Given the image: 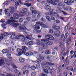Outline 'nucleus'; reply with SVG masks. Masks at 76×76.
Instances as JSON below:
<instances>
[{
  "mask_svg": "<svg viewBox=\"0 0 76 76\" xmlns=\"http://www.w3.org/2000/svg\"><path fill=\"white\" fill-rule=\"evenodd\" d=\"M46 18L48 22H51V18H50V17L48 16H47L46 17Z\"/></svg>",
  "mask_w": 76,
  "mask_h": 76,
  "instance_id": "obj_30",
  "label": "nucleus"
},
{
  "mask_svg": "<svg viewBox=\"0 0 76 76\" xmlns=\"http://www.w3.org/2000/svg\"><path fill=\"white\" fill-rule=\"evenodd\" d=\"M54 34L57 37H59V36H60L61 33L60 31L58 30L55 31Z\"/></svg>",
  "mask_w": 76,
  "mask_h": 76,
  "instance_id": "obj_6",
  "label": "nucleus"
},
{
  "mask_svg": "<svg viewBox=\"0 0 76 76\" xmlns=\"http://www.w3.org/2000/svg\"><path fill=\"white\" fill-rule=\"evenodd\" d=\"M43 70L44 72H45V73L47 74H48V70L45 69H43Z\"/></svg>",
  "mask_w": 76,
  "mask_h": 76,
  "instance_id": "obj_39",
  "label": "nucleus"
},
{
  "mask_svg": "<svg viewBox=\"0 0 76 76\" xmlns=\"http://www.w3.org/2000/svg\"><path fill=\"white\" fill-rule=\"evenodd\" d=\"M61 66H59V67L58 68V72H60V70H61Z\"/></svg>",
  "mask_w": 76,
  "mask_h": 76,
  "instance_id": "obj_52",
  "label": "nucleus"
},
{
  "mask_svg": "<svg viewBox=\"0 0 76 76\" xmlns=\"http://www.w3.org/2000/svg\"><path fill=\"white\" fill-rule=\"evenodd\" d=\"M27 9L26 8H24L22 9V11H20L19 12V16L20 17H22L24 16V15L26 13V12H27Z\"/></svg>",
  "mask_w": 76,
  "mask_h": 76,
  "instance_id": "obj_2",
  "label": "nucleus"
},
{
  "mask_svg": "<svg viewBox=\"0 0 76 76\" xmlns=\"http://www.w3.org/2000/svg\"><path fill=\"white\" fill-rule=\"evenodd\" d=\"M39 60H44V57L43 56H42L41 55H39Z\"/></svg>",
  "mask_w": 76,
  "mask_h": 76,
  "instance_id": "obj_27",
  "label": "nucleus"
},
{
  "mask_svg": "<svg viewBox=\"0 0 76 76\" xmlns=\"http://www.w3.org/2000/svg\"><path fill=\"white\" fill-rule=\"evenodd\" d=\"M21 41L23 42H25L26 41V39L25 38H23L22 39Z\"/></svg>",
  "mask_w": 76,
  "mask_h": 76,
  "instance_id": "obj_56",
  "label": "nucleus"
},
{
  "mask_svg": "<svg viewBox=\"0 0 76 76\" xmlns=\"http://www.w3.org/2000/svg\"><path fill=\"white\" fill-rule=\"evenodd\" d=\"M69 0H65L64 1V3L67 4V5H69Z\"/></svg>",
  "mask_w": 76,
  "mask_h": 76,
  "instance_id": "obj_35",
  "label": "nucleus"
},
{
  "mask_svg": "<svg viewBox=\"0 0 76 76\" xmlns=\"http://www.w3.org/2000/svg\"><path fill=\"white\" fill-rule=\"evenodd\" d=\"M5 64L4 60L3 59L0 60V66H1L3 65H4Z\"/></svg>",
  "mask_w": 76,
  "mask_h": 76,
  "instance_id": "obj_13",
  "label": "nucleus"
},
{
  "mask_svg": "<svg viewBox=\"0 0 76 76\" xmlns=\"http://www.w3.org/2000/svg\"><path fill=\"white\" fill-rule=\"evenodd\" d=\"M7 52H9V50L8 49H3L2 51L3 54L7 53Z\"/></svg>",
  "mask_w": 76,
  "mask_h": 76,
  "instance_id": "obj_17",
  "label": "nucleus"
},
{
  "mask_svg": "<svg viewBox=\"0 0 76 76\" xmlns=\"http://www.w3.org/2000/svg\"><path fill=\"white\" fill-rule=\"evenodd\" d=\"M46 42H47L48 44V45H51L53 44V42H50L49 41H47L46 40Z\"/></svg>",
  "mask_w": 76,
  "mask_h": 76,
  "instance_id": "obj_33",
  "label": "nucleus"
},
{
  "mask_svg": "<svg viewBox=\"0 0 76 76\" xmlns=\"http://www.w3.org/2000/svg\"><path fill=\"white\" fill-rule=\"evenodd\" d=\"M32 22H35V21H36V15H33L32 16Z\"/></svg>",
  "mask_w": 76,
  "mask_h": 76,
  "instance_id": "obj_20",
  "label": "nucleus"
},
{
  "mask_svg": "<svg viewBox=\"0 0 76 76\" xmlns=\"http://www.w3.org/2000/svg\"><path fill=\"white\" fill-rule=\"evenodd\" d=\"M13 16L16 19H19V16H18V14L17 13L14 14Z\"/></svg>",
  "mask_w": 76,
  "mask_h": 76,
  "instance_id": "obj_16",
  "label": "nucleus"
},
{
  "mask_svg": "<svg viewBox=\"0 0 76 76\" xmlns=\"http://www.w3.org/2000/svg\"><path fill=\"white\" fill-rule=\"evenodd\" d=\"M37 42L38 43V45H39L40 43L42 42H47V41L44 39H37Z\"/></svg>",
  "mask_w": 76,
  "mask_h": 76,
  "instance_id": "obj_8",
  "label": "nucleus"
},
{
  "mask_svg": "<svg viewBox=\"0 0 76 76\" xmlns=\"http://www.w3.org/2000/svg\"><path fill=\"white\" fill-rule=\"evenodd\" d=\"M45 5L46 6V7H47L48 6H50V3H45Z\"/></svg>",
  "mask_w": 76,
  "mask_h": 76,
  "instance_id": "obj_51",
  "label": "nucleus"
},
{
  "mask_svg": "<svg viewBox=\"0 0 76 76\" xmlns=\"http://www.w3.org/2000/svg\"><path fill=\"white\" fill-rule=\"evenodd\" d=\"M54 15L56 18H58L60 17V16H59V15H58V14H57V13H56V12H54Z\"/></svg>",
  "mask_w": 76,
  "mask_h": 76,
  "instance_id": "obj_29",
  "label": "nucleus"
},
{
  "mask_svg": "<svg viewBox=\"0 0 76 76\" xmlns=\"http://www.w3.org/2000/svg\"><path fill=\"white\" fill-rule=\"evenodd\" d=\"M29 56H32L34 55V53L31 52H29Z\"/></svg>",
  "mask_w": 76,
  "mask_h": 76,
  "instance_id": "obj_57",
  "label": "nucleus"
},
{
  "mask_svg": "<svg viewBox=\"0 0 76 76\" xmlns=\"http://www.w3.org/2000/svg\"><path fill=\"white\" fill-rule=\"evenodd\" d=\"M4 34H2L1 35V36L0 37V39H2L4 38Z\"/></svg>",
  "mask_w": 76,
  "mask_h": 76,
  "instance_id": "obj_42",
  "label": "nucleus"
},
{
  "mask_svg": "<svg viewBox=\"0 0 76 76\" xmlns=\"http://www.w3.org/2000/svg\"><path fill=\"white\" fill-rule=\"evenodd\" d=\"M28 50V48L25 46H23L22 47V49H20L18 48L17 49V51L18 53L19 56H20L26 52V51Z\"/></svg>",
  "mask_w": 76,
  "mask_h": 76,
  "instance_id": "obj_1",
  "label": "nucleus"
},
{
  "mask_svg": "<svg viewBox=\"0 0 76 76\" xmlns=\"http://www.w3.org/2000/svg\"><path fill=\"white\" fill-rule=\"evenodd\" d=\"M73 3H74V0H69V5L72 4Z\"/></svg>",
  "mask_w": 76,
  "mask_h": 76,
  "instance_id": "obj_34",
  "label": "nucleus"
},
{
  "mask_svg": "<svg viewBox=\"0 0 76 76\" xmlns=\"http://www.w3.org/2000/svg\"><path fill=\"white\" fill-rule=\"evenodd\" d=\"M34 30H36V29H40V27H39V26L34 25Z\"/></svg>",
  "mask_w": 76,
  "mask_h": 76,
  "instance_id": "obj_23",
  "label": "nucleus"
},
{
  "mask_svg": "<svg viewBox=\"0 0 76 76\" xmlns=\"http://www.w3.org/2000/svg\"><path fill=\"white\" fill-rule=\"evenodd\" d=\"M24 5L27 6L28 7H29V6H31V4L26 3L24 4Z\"/></svg>",
  "mask_w": 76,
  "mask_h": 76,
  "instance_id": "obj_45",
  "label": "nucleus"
},
{
  "mask_svg": "<svg viewBox=\"0 0 76 76\" xmlns=\"http://www.w3.org/2000/svg\"><path fill=\"white\" fill-rule=\"evenodd\" d=\"M59 48H61V47L63 46V42H61L59 43Z\"/></svg>",
  "mask_w": 76,
  "mask_h": 76,
  "instance_id": "obj_26",
  "label": "nucleus"
},
{
  "mask_svg": "<svg viewBox=\"0 0 76 76\" xmlns=\"http://www.w3.org/2000/svg\"><path fill=\"white\" fill-rule=\"evenodd\" d=\"M15 32L12 33V35L10 37V38L14 39H15V37H16V35L15 34Z\"/></svg>",
  "mask_w": 76,
  "mask_h": 76,
  "instance_id": "obj_12",
  "label": "nucleus"
},
{
  "mask_svg": "<svg viewBox=\"0 0 76 76\" xmlns=\"http://www.w3.org/2000/svg\"><path fill=\"white\" fill-rule=\"evenodd\" d=\"M31 37V36L30 35H28V36H26V38L27 39H31V37Z\"/></svg>",
  "mask_w": 76,
  "mask_h": 76,
  "instance_id": "obj_58",
  "label": "nucleus"
},
{
  "mask_svg": "<svg viewBox=\"0 0 76 76\" xmlns=\"http://www.w3.org/2000/svg\"><path fill=\"white\" fill-rule=\"evenodd\" d=\"M19 29H20V30H24V31L26 30V28L24 26L23 27L20 26L19 27Z\"/></svg>",
  "mask_w": 76,
  "mask_h": 76,
  "instance_id": "obj_14",
  "label": "nucleus"
},
{
  "mask_svg": "<svg viewBox=\"0 0 76 76\" xmlns=\"http://www.w3.org/2000/svg\"><path fill=\"white\" fill-rule=\"evenodd\" d=\"M40 75L41 76H47V74L42 73H41Z\"/></svg>",
  "mask_w": 76,
  "mask_h": 76,
  "instance_id": "obj_47",
  "label": "nucleus"
},
{
  "mask_svg": "<svg viewBox=\"0 0 76 76\" xmlns=\"http://www.w3.org/2000/svg\"><path fill=\"white\" fill-rule=\"evenodd\" d=\"M74 53H75V52L73 51V50H72L70 51V53L71 55H72V54H73Z\"/></svg>",
  "mask_w": 76,
  "mask_h": 76,
  "instance_id": "obj_64",
  "label": "nucleus"
},
{
  "mask_svg": "<svg viewBox=\"0 0 76 76\" xmlns=\"http://www.w3.org/2000/svg\"><path fill=\"white\" fill-rule=\"evenodd\" d=\"M58 5L57 6H64V3L63 2H58Z\"/></svg>",
  "mask_w": 76,
  "mask_h": 76,
  "instance_id": "obj_25",
  "label": "nucleus"
},
{
  "mask_svg": "<svg viewBox=\"0 0 76 76\" xmlns=\"http://www.w3.org/2000/svg\"><path fill=\"white\" fill-rule=\"evenodd\" d=\"M45 9L46 10H48V9H51V7L49 6H48L47 7H45Z\"/></svg>",
  "mask_w": 76,
  "mask_h": 76,
  "instance_id": "obj_43",
  "label": "nucleus"
},
{
  "mask_svg": "<svg viewBox=\"0 0 76 76\" xmlns=\"http://www.w3.org/2000/svg\"><path fill=\"white\" fill-rule=\"evenodd\" d=\"M7 76V74L6 73H4L3 74H1V75H0V76Z\"/></svg>",
  "mask_w": 76,
  "mask_h": 76,
  "instance_id": "obj_54",
  "label": "nucleus"
},
{
  "mask_svg": "<svg viewBox=\"0 0 76 76\" xmlns=\"http://www.w3.org/2000/svg\"><path fill=\"white\" fill-rule=\"evenodd\" d=\"M23 18H20L19 20V21L20 23H22L23 22Z\"/></svg>",
  "mask_w": 76,
  "mask_h": 76,
  "instance_id": "obj_49",
  "label": "nucleus"
},
{
  "mask_svg": "<svg viewBox=\"0 0 76 76\" xmlns=\"http://www.w3.org/2000/svg\"><path fill=\"white\" fill-rule=\"evenodd\" d=\"M31 13H32V14H33V13H34V14H37V11L34 10L33 12H32Z\"/></svg>",
  "mask_w": 76,
  "mask_h": 76,
  "instance_id": "obj_61",
  "label": "nucleus"
},
{
  "mask_svg": "<svg viewBox=\"0 0 76 76\" xmlns=\"http://www.w3.org/2000/svg\"><path fill=\"white\" fill-rule=\"evenodd\" d=\"M45 53L48 55V54H50V51L48 50H45Z\"/></svg>",
  "mask_w": 76,
  "mask_h": 76,
  "instance_id": "obj_37",
  "label": "nucleus"
},
{
  "mask_svg": "<svg viewBox=\"0 0 76 76\" xmlns=\"http://www.w3.org/2000/svg\"><path fill=\"white\" fill-rule=\"evenodd\" d=\"M36 23L37 24H40L41 26H42L44 25V23L43 22L41 23V22H36Z\"/></svg>",
  "mask_w": 76,
  "mask_h": 76,
  "instance_id": "obj_38",
  "label": "nucleus"
},
{
  "mask_svg": "<svg viewBox=\"0 0 76 76\" xmlns=\"http://www.w3.org/2000/svg\"><path fill=\"white\" fill-rule=\"evenodd\" d=\"M45 37L48 40H54V38L53 36L50 35H45Z\"/></svg>",
  "mask_w": 76,
  "mask_h": 76,
  "instance_id": "obj_3",
  "label": "nucleus"
},
{
  "mask_svg": "<svg viewBox=\"0 0 76 76\" xmlns=\"http://www.w3.org/2000/svg\"><path fill=\"white\" fill-rule=\"evenodd\" d=\"M40 17H41V12H39L37 15V18L39 19V18H40Z\"/></svg>",
  "mask_w": 76,
  "mask_h": 76,
  "instance_id": "obj_40",
  "label": "nucleus"
},
{
  "mask_svg": "<svg viewBox=\"0 0 76 76\" xmlns=\"http://www.w3.org/2000/svg\"><path fill=\"white\" fill-rule=\"evenodd\" d=\"M19 60L20 62L23 63L25 61V59L22 58H20L19 59Z\"/></svg>",
  "mask_w": 76,
  "mask_h": 76,
  "instance_id": "obj_31",
  "label": "nucleus"
},
{
  "mask_svg": "<svg viewBox=\"0 0 76 76\" xmlns=\"http://www.w3.org/2000/svg\"><path fill=\"white\" fill-rule=\"evenodd\" d=\"M41 21H42V22H46V20L44 18H41L40 19Z\"/></svg>",
  "mask_w": 76,
  "mask_h": 76,
  "instance_id": "obj_59",
  "label": "nucleus"
},
{
  "mask_svg": "<svg viewBox=\"0 0 76 76\" xmlns=\"http://www.w3.org/2000/svg\"><path fill=\"white\" fill-rule=\"evenodd\" d=\"M31 17H27L26 18V19L27 20L28 22H29L30 21V20H31Z\"/></svg>",
  "mask_w": 76,
  "mask_h": 76,
  "instance_id": "obj_53",
  "label": "nucleus"
},
{
  "mask_svg": "<svg viewBox=\"0 0 76 76\" xmlns=\"http://www.w3.org/2000/svg\"><path fill=\"white\" fill-rule=\"evenodd\" d=\"M50 13L49 15H50V16H51V17H52L54 16V12H53V11H54V10L53 9H50Z\"/></svg>",
  "mask_w": 76,
  "mask_h": 76,
  "instance_id": "obj_10",
  "label": "nucleus"
},
{
  "mask_svg": "<svg viewBox=\"0 0 76 76\" xmlns=\"http://www.w3.org/2000/svg\"><path fill=\"white\" fill-rule=\"evenodd\" d=\"M47 1L48 3H50V4H53L54 6H56L57 5V3L54 1H53V0H47Z\"/></svg>",
  "mask_w": 76,
  "mask_h": 76,
  "instance_id": "obj_9",
  "label": "nucleus"
},
{
  "mask_svg": "<svg viewBox=\"0 0 76 76\" xmlns=\"http://www.w3.org/2000/svg\"><path fill=\"white\" fill-rule=\"evenodd\" d=\"M31 76H36V73L35 72H33L31 73Z\"/></svg>",
  "mask_w": 76,
  "mask_h": 76,
  "instance_id": "obj_41",
  "label": "nucleus"
},
{
  "mask_svg": "<svg viewBox=\"0 0 76 76\" xmlns=\"http://www.w3.org/2000/svg\"><path fill=\"white\" fill-rule=\"evenodd\" d=\"M60 27L57 26V25L56 30H60Z\"/></svg>",
  "mask_w": 76,
  "mask_h": 76,
  "instance_id": "obj_55",
  "label": "nucleus"
},
{
  "mask_svg": "<svg viewBox=\"0 0 76 76\" xmlns=\"http://www.w3.org/2000/svg\"><path fill=\"white\" fill-rule=\"evenodd\" d=\"M30 9L32 12L34 10V8L32 7H31L30 8Z\"/></svg>",
  "mask_w": 76,
  "mask_h": 76,
  "instance_id": "obj_48",
  "label": "nucleus"
},
{
  "mask_svg": "<svg viewBox=\"0 0 76 76\" xmlns=\"http://www.w3.org/2000/svg\"><path fill=\"white\" fill-rule=\"evenodd\" d=\"M53 32H54V31L53 30V29H50L49 30V33L50 34H53Z\"/></svg>",
  "mask_w": 76,
  "mask_h": 76,
  "instance_id": "obj_50",
  "label": "nucleus"
},
{
  "mask_svg": "<svg viewBox=\"0 0 76 76\" xmlns=\"http://www.w3.org/2000/svg\"><path fill=\"white\" fill-rule=\"evenodd\" d=\"M57 10L56 11V12L57 13H61L62 12V11L61 10V7L59 6H57Z\"/></svg>",
  "mask_w": 76,
  "mask_h": 76,
  "instance_id": "obj_5",
  "label": "nucleus"
},
{
  "mask_svg": "<svg viewBox=\"0 0 76 76\" xmlns=\"http://www.w3.org/2000/svg\"><path fill=\"white\" fill-rule=\"evenodd\" d=\"M39 45H41L42 48L43 49H47V46L46 44L42 42Z\"/></svg>",
  "mask_w": 76,
  "mask_h": 76,
  "instance_id": "obj_4",
  "label": "nucleus"
},
{
  "mask_svg": "<svg viewBox=\"0 0 76 76\" xmlns=\"http://www.w3.org/2000/svg\"><path fill=\"white\" fill-rule=\"evenodd\" d=\"M65 46L64 45H63L61 49V54H63V53L64 51L65 50Z\"/></svg>",
  "mask_w": 76,
  "mask_h": 76,
  "instance_id": "obj_28",
  "label": "nucleus"
},
{
  "mask_svg": "<svg viewBox=\"0 0 76 76\" xmlns=\"http://www.w3.org/2000/svg\"><path fill=\"white\" fill-rule=\"evenodd\" d=\"M12 23V20H8L7 21V23L8 24H10V23Z\"/></svg>",
  "mask_w": 76,
  "mask_h": 76,
  "instance_id": "obj_46",
  "label": "nucleus"
},
{
  "mask_svg": "<svg viewBox=\"0 0 76 76\" xmlns=\"http://www.w3.org/2000/svg\"><path fill=\"white\" fill-rule=\"evenodd\" d=\"M30 68L31 69H32V70H34L36 69V67H35V66H31V67Z\"/></svg>",
  "mask_w": 76,
  "mask_h": 76,
  "instance_id": "obj_36",
  "label": "nucleus"
},
{
  "mask_svg": "<svg viewBox=\"0 0 76 76\" xmlns=\"http://www.w3.org/2000/svg\"><path fill=\"white\" fill-rule=\"evenodd\" d=\"M11 25L13 26V27H15V28H16L18 27V26H19V24L18 23H15L14 22H12L11 24Z\"/></svg>",
  "mask_w": 76,
  "mask_h": 76,
  "instance_id": "obj_7",
  "label": "nucleus"
},
{
  "mask_svg": "<svg viewBox=\"0 0 76 76\" xmlns=\"http://www.w3.org/2000/svg\"><path fill=\"white\" fill-rule=\"evenodd\" d=\"M45 64V65H47L48 66H53L54 65V64L49 62H47Z\"/></svg>",
  "mask_w": 76,
  "mask_h": 76,
  "instance_id": "obj_18",
  "label": "nucleus"
},
{
  "mask_svg": "<svg viewBox=\"0 0 76 76\" xmlns=\"http://www.w3.org/2000/svg\"><path fill=\"white\" fill-rule=\"evenodd\" d=\"M36 67L37 69H40V67H41V65L39 63H37L36 65Z\"/></svg>",
  "mask_w": 76,
  "mask_h": 76,
  "instance_id": "obj_32",
  "label": "nucleus"
},
{
  "mask_svg": "<svg viewBox=\"0 0 76 76\" xmlns=\"http://www.w3.org/2000/svg\"><path fill=\"white\" fill-rule=\"evenodd\" d=\"M8 35H9V34H8V33H4V36L5 37V36H7Z\"/></svg>",
  "mask_w": 76,
  "mask_h": 76,
  "instance_id": "obj_63",
  "label": "nucleus"
},
{
  "mask_svg": "<svg viewBox=\"0 0 76 76\" xmlns=\"http://www.w3.org/2000/svg\"><path fill=\"white\" fill-rule=\"evenodd\" d=\"M64 10H66V11H69L70 10L72 11V8L70 7H67L64 8Z\"/></svg>",
  "mask_w": 76,
  "mask_h": 76,
  "instance_id": "obj_11",
  "label": "nucleus"
},
{
  "mask_svg": "<svg viewBox=\"0 0 76 76\" xmlns=\"http://www.w3.org/2000/svg\"><path fill=\"white\" fill-rule=\"evenodd\" d=\"M23 54H24L26 56H29V52H24V53H23Z\"/></svg>",
  "mask_w": 76,
  "mask_h": 76,
  "instance_id": "obj_44",
  "label": "nucleus"
},
{
  "mask_svg": "<svg viewBox=\"0 0 76 76\" xmlns=\"http://www.w3.org/2000/svg\"><path fill=\"white\" fill-rule=\"evenodd\" d=\"M69 40L67 41V43L66 44L67 46H69V45L70 44V41H71V37H70V36L69 37Z\"/></svg>",
  "mask_w": 76,
  "mask_h": 76,
  "instance_id": "obj_24",
  "label": "nucleus"
},
{
  "mask_svg": "<svg viewBox=\"0 0 76 76\" xmlns=\"http://www.w3.org/2000/svg\"><path fill=\"white\" fill-rule=\"evenodd\" d=\"M55 21L56 23H60V21L58 20H56Z\"/></svg>",
  "mask_w": 76,
  "mask_h": 76,
  "instance_id": "obj_60",
  "label": "nucleus"
},
{
  "mask_svg": "<svg viewBox=\"0 0 76 76\" xmlns=\"http://www.w3.org/2000/svg\"><path fill=\"white\" fill-rule=\"evenodd\" d=\"M27 44L30 46H31L34 44V42L32 41H29L27 43Z\"/></svg>",
  "mask_w": 76,
  "mask_h": 76,
  "instance_id": "obj_22",
  "label": "nucleus"
},
{
  "mask_svg": "<svg viewBox=\"0 0 76 76\" xmlns=\"http://www.w3.org/2000/svg\"><path fill=\"white\" fill-rule=\"evenodd\" d=\"M4 11L5 12V15H7V16H11L9 12H7V10H6V9L4 10Z\"/></svg>",
  "mask_w": 76,
  "mask_h": 76,
  "instance_id": "obj_15",
  "label": "nucleus"
},
{
  "mask_svg": "<svg viewBox=\"0 0 76 76\" xmlns=\"http://www.w3.org/2000/svg\"><path fill=\"white\" fill-rule=\"evenodd\" d=\"M21 37H24V36H23L21 35H19L18 36H16V35H15V39H20V38Z\"/></svg>",
  "mask_w": 76,
  "mask_h": 76,
  "instance_id": "obj_21",
  "label": "nucleus"
},
{
  "mask_svg": "<svg viewBox=\"0 0 76 76\" xmlns=\"http://www.w3.org/2000/svg\"><path fill=\"white\" fill-rule=\"evenodd\" d=\"M41 61L40 59L38 60H37L36 61V63H39V64L40 63H41Z\"/></svg>",
  "mask_w": 76,
  "mask_h": 76,
  "instance_id": "obj_62",
  "label": "nucleus"
},
{
  "mask_svg": "<svg viewBox=\"0 0 76 76\" xmlns=\"http://www.w3.org/2000/svg\"><path fill=\"white\" fill-rule=\"evenodd\" d=\"M57 25L55 23L53 24V25L52 26V28L53 29L56 30V28L57 27Z\"/></svg>",
  "mask_w": 76,
  "mask_h": 76,
  "instance_id": "obj_19",
  "label": "nucleus"
}]
</instances>
